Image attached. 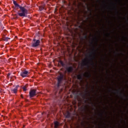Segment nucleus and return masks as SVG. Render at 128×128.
Returning a JSON list of instances; mask_svg holds the SVG:
<instances>
[{
  "label": "nucleus",
  "instance_id": "obj_35",
  "mask_svg": "<svg viewBox=\"0 0 128 128\" xmlns=\"http://www.w3.org/2000/svg\"><path fill=\"white\" fill-rule=\"evenodd\" d=\"M109 92H110V90H109Z\"/></svg>",
  "mask_w": 128,
  "mask_h": 128
},
{
  "label": "nucleus",
  "instance_id": "obj_5",
  "mask_svg": "<svg viewBox=\"0 0 128 128\" xmlns=\"http://www.w3.org/2000/svg\"><path fill=\"white\" fill-rule=\"evenodd\" d=\"M64 74H60V76L57 77V87L58 88H59L60 86V84H62V82L64 80Z\"/></svg>",
  "mask_w": 128,
  "mask_h": 128
},
{
  "label": "nucleus",
  "instance_id": "obj_23",
  "mask_svg": "<svg viewBox=\"0 0 128 128\" xmlns=\"http://www.w3.org/2000/svg\"><path fill=\"white\" fill-rule=\"evenodd\" d=\"M4 28V26H2V30Z\"/></svg>",
  "mask_w": 128,
  "mask_h": 128
},
{
  "label": "nucleus",
  "instance_id": "obj_28",
  "mask_svg": "<svg viewBox=\"0 0 128 128\" xmlns=\"http://www.w3.org/2000/svg\"><path fill=\"white\" fill-rule=\"evenodd\" d=\"M86 94H84V98H86Z\"/></svg>",
  "mask_w": 128,
  "mask_h": 128
},
{
  "label": "nucleus",
  "instance_id": "obj_30",
  "mask_svg": "<svg viewBox=\"0 0 128 128\" xmlns=\"http://www.w3.org/2000/svg\"><path fill=\"white\" fill-rule=\"evenodd\" d=\"M91 44H93L92 42H91Z\"/></svg>",
  "mask_w": 128,
  "mask_h": 128
},
{
  "label": "nucleus",
  "instance_id": "obj_12",
  "mask_svg": "<svg viewBox=\"0 0 128 128\" xmlns=\"http://www.w3.org/2000/svg\"><path fill=\"white\" fill-rule=\"evenodd\" d=\"M65 116L66 118H70V113L68 112L66 114H65Z\"/></svg>",
  "mask_w": 128,
  "mask_h": 128
},
{
  "label": "nucleus",
  "instance_id": "obj_10",
  "mask_svg": "<svg viewBox=\"0 0 128 128\" xmlns=\"http://www.w3.org/2000/svg\"><path fill=\"white\" fill-rule=\"evenodd\" d=\"M19 86L18 85L16 86V87L11 90L13 94H16V92H18V88Z\"/></svg>",
  "mask_w": 128,
  "mask_h": 128
},
{
  "label": "nucleus",
  "instance_id": "obj_26",
  "mask_svg": "<svg viewBox=\"0 0 128 128\" xmlns=\"http://www.w3.org/2000/svg\"><path fill=\"white\" fill-rule=\"evenodd\" d=\"M0 92H2V89H0Z\"/></svg>",
  "mask_w": 128,
  "mask_h": 128
},
{
  "label": "nucleus",
  "instance_id": "obj_36",
  "mask_svg": "<svg viewBox=\"0 0 128 128\" xmlns=\"http://www.w3.org/2000/svg\"><path fill=\"white\" fill-rule=\"evenodd\" d=\"M93 110H94V108H93Z\"/></svg>",
  "mask_w": 128,
  "mask_h": 128
},
{
  "label": "nucleus",
  "instance_id": "obj_4",
  "mask_svg": "<svg viewBox=\"0 0 128 128\" xmlns=\"http://www.w3.org/2000/svg\"><path fill=\"white\" fill-rule=\"evenodd\" d=\"M82 76L87 78H90L92 76V74H90V73L88 72H86L85 74H78L77 76L78 80H84V78L82 77Z\"/></svg>",
  "mask_w": 128,
  "mask_h": 128
},
{
  "label": "nucleus",
  "instance_id": "obj_25",
  "mask_svg": "<svg viewBox=\"0 0 128 128\" xmlns=\"http://www.w3.org/2000/svg\"><path fill=\"white\" fill-rule=\"evenodd\" d=\"M100 114L101 116V117L102 118V113Z\"/></svg>",
  "mask_w": 128,
  "mask_h": 128
},
{
  "label": "nucleus",
  "instance_id": "obj_27",
  "mask_svg": "<svg viewBox=\"0 0 128 128\" xmlns=\"http://www.w3.org/2000/svg\"><path fill=\"white\" fill-rule=\"evenodd\" d=\"M90 104H92V106H94V104L92 102H91Z\"/></svg>",
  "mask_w": 128,
  "mask_h": 128
},
{
  "label": "nucleus",
  "instance_id": "obj_37",
  "mask_svg": "<svg viewBox=\"0 0 128 128\" xmlns=\"http://www.w3.org/2000/svg\"><path fill=\"white\" fill-rule=\"evenodd\" d=\"M90 16H92V14H90Z\"/></svg>",
  "mask_w": 128,
  "mask_h": 128
},
{
  "label": "nucleus",
  "instance_id": "obj_20",
  "mask_svg": "<svg viewBox=\"0 0 128 128\" xmlns=\"http://www.w3.org/2000/svg\"><path fill=\"white\" fill-rule=\"evenodd\" d=\"M88 10V12H92V10L90 9L89 8Z\"/></svg>",
  "mask_w": 128,
  "mask_h": 128
},
{
  "label": "nucleus",
  "instance_id": "obj_15",
  "mask_svg": "<svg viewBox=\"0 0 128 128\" xmlns=\"http://www.w3.org/2000/svg\"><path fill=\"white\" fill-rule=\"evenodd\" d=\"M120 90V89L119 90H117L116 93L118 94H120V96H122V92Z\"/></svg>",
  "mask_w": 128,
  "mask_h": 128
},
{
  "label": "nucleus",
  "instance_id": "obj_14",
  "mask_svg": "<svg viewBox=\"0 0 128 128\" xmlns=\"http://www.w3.org/2000/svg\"><path fill=\"white\" fill-rule=\"evenodd\" d=\"M10 38L8 37H4L2 38L3 40H4V42H8V40H10Z\"/></svg>",
  "mask_w": 128,
  "mask_h": 128
},
{
  "label": "nucleus",
  "instance_id": "obj_21",
  "mask_svg": "<svg viewBox=\"0 0 128 128\" xmlns=\"http://www.w3.org/2000/svg\"><path fill=\"white\" fill-rule=\"evenodd\" d=\"M88 36L86 35L84 36V38H87Z\"/></svg>",
  "mask_w": 128,
  "mask_h": 128
},
{
  "label": "nucleus",
  "instance_id": "obj_9",
  "mask_svg": "<svg viewBox=\"0 0 128 128\" xmlns=\"http://www.w3.org/2000/svg\"><path fill=\"white\" fill-rule=\"evenodd\" d=\"M82 65V66H88V68H90V66H88V62H87L86 60H83Z\"/></svg>",
  "mask_w": 128,
  "mask_h": 128
},
{
  "label": "nucleus",
  "instance_id": "obj_2",
  "mask_svg": "<svg viewBox=\"0 0 128 128\" xmlns=\"http://www.w3.org/2000/svg\"><path fill=\"white\" fill-rule=\"evenodd\" d=\"M96 50L94 48V46H93L92 52H91L89 55L90 58V61L91 62V66H94V60H96Z\"/></svg>",
  "mask_w": 128,
  "mask_h": 128
},
{
  "label": "nucleus",
  "instance_id": "obj_8",
  "mask_svg": "<svg viewBox=\"0 0 128 128\" xmlns=\"http://www.w3.org/2000/svg\"><path fill=\"white\" fill-rule=\"evenodd\" d=\"M66 70L69 73L72 72H74V67L72 66H67Z\"/></svg>",
  "mask_w": 128,
  "mask_h": 128
},
{
  "label": "nucleus",
  "instance_id": "obj_24",
  "mask_svg": "<svg viewBox=\"0 0 128 128\" xmlns=\"http://www.w3.org/2000/svg\"><path fill=\"white\" fill-rule=\"evenodd\" d=\"M21 98H24V96H22V94H21Z\"/></svg>",
  "mask_w": 128,
  "mask_h": 128
},
{
  "label": "nucleus",
  "instance_id": "obj_19",
  "mask_svg": "<svg viewBox=\"0 0 128 128\" xmlns=\"http://www.w3.org/2000/svg\"><path fill=\"white\" fill-rule=\"evenodd\" d=\"M95 40H96V44H98V38H96V37L95 38Z\"/></svg>",
  "mask_w": 128,
  "mask_h": 128
},
{
  "label": "nucleus",
  "instance_id": "obj_3",
  "mask_svg": "<svg viewBox=\"0 0 128 128\" xmlns=\"http://www.w3.org/2000/svg\"><path fill=\"white\" fill-rule=\"evenodd\" d=\"M41 42L42 40H40V38L36 39L34 38L31 43L32 48H38V46H40Z\"/></svg>",
  "mask_w": 128,
  "mask_h": 128
},
{
  "label": "nucleus",
  "instance_id": "obj_22",
  "mask_svg": "<svg viewBox=\"0 0 128 128\" xmlns=\"http://www.w3.org/2000/svg\"><path fill=\"white\" fill-rule=\"evenodd\" d=\"M10 76V73H8V76Z\"/></svg>",
  "mask_w": 128,
  "mask_h": 128
},
{
  "label": "nucleus",
  "instance_id": "obj_1",
  "mask_svg": "<svg viewBox=\"0 0 128 128\" xmlns=\"http://www.w3.org/2000/svg\"><path fill=\"white\" fill-rule=\"evenodd\" d=\"M13 4L14 5L15 8H16V10L20 8V10H18V14L19 16H20L21 18L28 17V9L26 8L24 6H20V4H18L16 2L15 0L13 2Z\"/></svg>",
  "mask_w": 128,
  "mask_h": 128
},
{
  "label": "nucleus",
  "instance_id": "obj_34",
  "mask_svg": "<svg viewBox=\"0 0 128 128\" xmlns=\"http://www.w3.org/2000/svg\"><path fill=\"white\" fill-rule=\"evenodd\" d=\"M88 96H90V94H88Z\"/></svg>",
  "mask_w": 128,
  "mask_h": 128
},
{
  "label": "nucleus",
  "instance_id": "obj_33",
  "mask_svg": "<svg viewBox=\"0 0 128 128\" xmlns=\"http://www.w3.org/2000/svg\"><path fill=\"white\" fill-rule=\"evenodd\" d=\"M98 2H100V0H98Z\"/></svg>",
  "mask_w": 128,
  "mask_h": 128
},
{
  "label": "nucleus",
  "instance_id": "obj_6",
  "mask_svg": "<svg viewBox=\"0 0 128 128\" xmlns=\"http://www.w3.org/2000/svg\"><path fill=\"white\" fill-rule=\"evenodd\" d=\"M36 90L34 89L30 90L29 92V96L30 98H34V96H36Z\"/></svg>",
  "mask_w": 128,
  "mask_h": 128
},
{
  "label": "nucleus",
  "instance_id": "obj_13",
  "mask_svg": "<svg viewBox=\"0 0 128 128\" xmlns=\"http://www.w3.org/2000/svg\"><path fill=\"white\" fill-rule=\"evenodd\" d=\"M44 6H45V5L44 4L42 6H39V10H40V12H42V10H44Z\"/></svg>",
  "mask_w": 128,
  "mask_h": 128
},
{
  "label": "nucleus",
  "instance_id": "obj_16",
  "mask_svg": "<svg viewBox=\"0 0 128 128\" xmlns=\"http://www.w3.org/2000/svg\"><path fill=\"white\" fill-rule=\"evenodd\" d=\"M60 64L61 66H65L64 63V62L62 60L60 61Z\"/></svg>",
  "mask_w": 128,
  "mask_h": 128
},
{
  "label": "nucleus",
  "instance_id": "obj_7",
  "mask_svg": "<svg viewBox=\"0 0 128 128\" xmlns=\"http://www.w3.org/2000/svg\"><path fill=\"white\" fill-rule=\"evenodd\" d=\"M28 74H30V72H28V71L26 70H24V71L21 72L20 74V76L22 78H26V76H28Z\"/></svg>",
  "mask_w": 128,
  "mask_h": 128
},
{
  "label": "nucleus",
  "instance_id": "obj_29",
  "mask_svg": "<svg viewBox=\"0 0 128 128\" xmlns=\"http://www.w3.org/2000/svg\"><path fill=\"white\" fill-rule=\"evenodd\" d=\"M108 34V36H110V34Z\"/></svg>",
  "mask_w": 128,
  "mask_h": 128
},
{
  "label": "nucleus",
  "instance_id": "obj_18",
  "mask_svg": "<svg viewBox=\"0 0 128 128\" xmlns=\"http://www.w3.org/2000/svg\"><path fill=\"white\" fill-rule=\"evenodd\" d=\"M114 8H115V10H116V14H118V9L116 8V6H115Z\"/></svg>",
  "mask_w": 128,
  "mask_h": 128
},
{
  "label": "nucleus",
  "instance_id": "obj_32",
  "mask_svg": "<svg viewBox=\"0 0 128 128\" xmlns=\"http://www.w3.org/2000/svg\"><path fill=\"white\" fill-rule=\"evenodd\" d=\"M92 90H94V86H92Z\"/></svg>",
  "mask_w": 128,
  "mask_h": 128
},
{
  "label": "nucleus",
  "instance_id": "obj_17",
  "mask_svg": "<svg viewBox=\"0 0 128 128\" xmlns=\"http://www.w3.org/2000/svg\"><path fill=\"white\" fill-rule=\"evenodd\" d=\"M22 88L24 92H26V90H26V86H23V87Z\"/></svg>",
  "mask_w": 128,
  "mask_h": 128
},
{
  "label": "nucleus",
  "instance_id": "obj_31",
  "mask_svg": "<svg viewBox=\"0 0 128 128\" xmlns=\"http://www.w3.org/2000/svg\"><path fill=\"white\" fill-rule=\"evenodd\" d=\"M124 94V96H126V94Z\"/></svg>",
  "mask_w": 128,
  "mask_h": 128
},
{
  "label": "nucleus",
  "instance_id": "obj_11",
  "mask_svg": "<svg viewBox=\"0 0 128 128\" xmlns=\"http://www.w3.org/2000/svg\"><path fill=\"white\" fill-rule=\"evenodd\" d=\"M54 125L55 128H58V126H60V122L58 121H56L54 122Z\"/></svg>",
  "mask_w": 128,
  "mask_h": 128
}]
</instances>
